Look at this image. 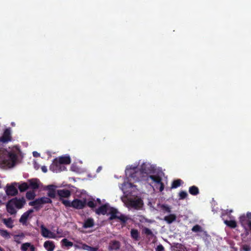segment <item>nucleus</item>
I'll return each instance as SVG.
<instances>
[{
  "mask_svg": "<svg viewBox=\"0 0 251 251\" xmlns=\"http://www.w3.org/2000/svg\"><path fill=\"white\" fill-rule=\"evenodd\" d=\"M16 160V155L6 151H0V167H13Z\"/></svg>",
  "mask_w": 251,
  "mask_h": 251,
  "instance_id": "f257e3e1",
  "label": "nucleus"
},
{
  "mask_svg": "<svg viewBox=\"0 0 251 251\" xmlns=\"http://www.w3.org/2000/svg\"><path fill=\"white\" fill-rule=\"evenodd\" d=\"M25 203V201L24 198H13L6 203V210L11 215L15 214L17 213V209L22 208Z\"/></svg>",
  "mask_w": 251,
  "mask_h": 251,
  "instance_id": "f03ea898",
  "label": "nucleus"
},
{
  "mask_svg": "<svg viewBox=\"0 0 251 251\" xmlns=\"http://www.w3.org/2000/svg\"><path fill=\"white\" fill-rule=\"evenodd\" d=\"M122 200L126 206L128 208L138 210L140 209L143 205V201L142 199L137 196L131 198H123Z\"/></svg>",
  "mask_w": 251,
  "mask_h": 251,
  "instance_id": "7ed1b4c3",
  "label": "nucleus"
},
{
  "mask_svg": "<svg viewBox=\"0 0 251 251\" xmlns=\"http://www.w3.org/2000/svg\"><path fill=\"white\" fill-rule=\"evenodd\" d=\"M71 159L69 156H61L55 159L50 166V169L53 172H57L62 170L61 164H69Z\"/></svg>",
  "mask_w": 251,
  "mask_h": 251,
  "instance_id": "20e7f679",
  "label": "nucleus"
},
{
  "mask_svg": "<svg viewBox=\"0 0 251 251\" xmlns=\"http://www.w3.org/2000/svg\"><path fill=\"white\" fill-rule=\"evenodd\" d=\"M125 172L127 177L132 178L135 181L140 180L142 177L141 172L138 170L136 166H127Z\"/></svg>",
  "mask_w": 251,
  "mask_h": 251,
  "instance_id": "39448f33",
  "label": "nucleus"
},
{
  "mask_svg": "<svg viewBox=\"0 0 251 251\" xmlns=\"http://www.w3.org/2000/svg\"><path fill=\"white\" fill-rule=\"evenodd\" d=\"M240 223L246 230L251 229V213L248 212L240 217Z\"/></svg>",
  "mask_w": 251,
  "mask_h": 251,
  "instance_id": "423d86ee",
  "label": "nucleus"
},
{
  "mask_svg": "<svg viewBox=\"0 0 251 251\" xmlns=\"http://www.w3.org/2000/svg\"><path fill=\"white\" fill-rule=\"evenodd\" d=\"M108 214L110 215V220L117 218L123 222H126L128 219L126 216L120 214L117 210L113 207H110Z\"/></svg>",
  "mask_w": 251,
  "mask_h": 251,
  "instance_id": "0eeeda50",
  "label": "nucleus"
},
{
  "mask_svg": "<svg viewBox=\"0 0 251 251\" xmlns=\"http://www.w3.org/2000/svg\"><path fill=\"white\" fill-rule=\"evenodd\" d=\"M40 228L41 235L44 237L50 239H55L57 237V235L55 233L50 231L43 225L40 226Z\"/></svg>",
  "mask_w": 251,
  "mask_h": 251,
  "instance_id": "6e6552de",
  "label": "nucleus"
},
{
  "mask_svg": "<svg viewBox=\"0 0 251 251\" xmlns=\"http://www.w3.org/2000/svg\"><path fill=\"white\" fill-rule=\"evenodd\" d=\"M150 178L152 181L155 183V186L157 188H159V191L162 192L164 188V185L161 182V178L158 176H150L147 179L149 180Z\"/></svg>",
  "mask_w": 251,
  "mask_h": 251,
  "instance_id": "1a4fd4ad",
  "label": "nucleus"
},
{
  "mask_svg": "<svg viewBox=\"0 0 251 251\" xmlns=\"http://www.w3.org/2000/svg\"><path fill=\"white\" fill-rule=\"evenodd\" d=\"M154 170V167L150 163L146 162L143 163L141 167V175L143 174H149L152 173Z\"/></svg>",
  "mask_w": 251,
  "mask_h": 251,
  "instance_id": "9d476101",
  "label": "nucleus"
},
{
  "mask_svg": "<svg viewBox=\"0 0 251 251\" xmlns=\"http://www.w3.org/2000/svg\"><path fill=\"white\" fill-rule=\"evenodd\" d=\"M86 205L85 200L75 199L72 201V207L77 209H81L84 207Z\"/></svg>",
  "mask_w": 251,
  "mask_h": 251,
  "instance_id": "9b49d317",
  "label": "nucleus"
},
{
  "mask_svg": "<svg viewBox=\"0 0 251 251\" xmlns=\"http://www.w3.org/2000/svg\"><path fill=\"white\" fill-rule=\"evenodd\" d=\"M135 187V186L130 182H125L122 184L121 188L124 193L129 194L134 190Z\"/></svg>",
  "mask_w": 251,
  "mask_h": 251,
  "instance_id": "f8f14e48",
  "label": "nucleus"
},
{
  "mask_svg": "<svg viewBox=\"0 0 251 251\" xmlns=\"http://www.w3.org/2000/svg\"><path fill=\"white\" fill-rule=\"evenodd\" d=\"M15 184H13L10 185H7L6 187V193L9 196L16 195L18 193L17 186L15 185Z\"/></svg>",
  "mask_w": 251,
  "mask_h": 251,
  "instance_id": "ddd939ff",
  "label": "nucleus"
},
{
  "mask_svg": "<svg viewBox=\"0 0 251 251\" xmlns=\"http://www.w3.org/2000/svg\"><path fill=\"white\" fill-rule=\"evenodd\" d=\"M11 140V131L10 129H6L4 131L2 136L0 137V142L7 143Z\"/></svg>",
  "mask_w": 251,
  "mask_h": 251,
  "instance_id": "4468645a",
  "label": "nucleus"
},
{
  "mask_svg": "<svg viewBox=\"0 0 251 251\" xmlns=\"http://www.w3.org/2000/svg\"><path fill=\"white\" fill-rule=\"evenodd\" d=\"M110 206L108 204H105L102 206H101L99 208L96 210V212L97 214H102L104 215L105 214H108L109 212Z\"/></svg>",
  "mask_w": 251,
  "mask_h": 251,
  "instance_id": "2eb2a0df",
  "label": "nucleus"
},
{
  "mask_svg": "<svg viewBox=\"0 0 251 251\" xmlns=\"http://www.w3.org/2000/svg\"><path fill=\"white\" fill-rule=\"evenodd\" d=\"M21 250L22 251H35V248L30 243L26 242L22 244Z\"/></svg>",
  "mask_w": 251,
  "mask_h": 251,
  "instance_id": "dca6fc26",
  "label": "nucleus"
},
{
  "mask_svg": "<svg viewBox=\"0 0 251 251\" xmlns=\"http://www.w3.org/2000/svg\"><path fill=\"white\" fill-rule=\"evenodd\" d=\"M33 212V210L30 209L26 211V212L24 213L22 216L21 217L19 222L23 224V225H25L26 223V221L27 219H28L29 216L30 214H31Z\"/></svg>",
  "mask_w": 251,
  "mask_h": 251,
  "instance_id": "f3484780",
  "label": "nucleus"
},
{
  "mask_svg": "<svg viewBox=\"0 0 251 251\" xmlns=\"http://www.w3.org/2000/svg\"><path fill=\"white\" fill-rule=\"evenodd\" d=\"M44 247L47 251H53L55 246L53 241L48 240L44 242Z\"/></svg>",
  "mask_w": 251,
  "mask_h": 251,
  "instance_id": "a211bd4d",
  "label": "nucleus"
},
{
  "mask_svg": "<svg viewBox=\"0 0 251 251\" xmlns=\"http://www.w3.org/2000/svg\"><path fill=\"white\" fill-rule=\"evenodd\" d=\"M28 186L33 189H38L40 184L39 180L37 179H32L28 180Z\"/></svg>",
  "mask_w": 251,
  "mask_h": 251,
  "instance_id": "6ab92c4d",
  "label": "nucleus"
},
{
  "mask_svg": "<svg viewBox=\"0 0 251 251\" xmlns=\"http://www.w3.org/2000/svg\"><path fill=\"white\" fill-rule=\"evenodd\" d=\"M1 221L8 228H12L14 227V220L11 218H2Z\"/></svg>",
  "mask_w": 251,
  "mask_h": 251,
  "instance_id": "aec40b11",
  "label": "nucleus"
},
{
  "mask_svg": "<svg viewBox=\"0 0 251 251\" xmlns=\"http://www.w3.org/2000/svg\"><path fill=\"white\" fill-rule=\"evenodd\" d=\"M57 193L61 198H68L71 195L70 191L67 189L59 190Z\"/></svg>",
  "mask_w": 251,
  "mask_h": 251,
  "instance_id": "412c9836",
  "label": "nucleus"
},
{
  "mask_svg": "<svg viewBox=\"0 0 251 251\" xmlns=\"http://www.w3.org/2000/svg\"><path fill=\"white\" fill-rule=\"evenodd\" d=\"M120 242L117 241H112L109 245V250L113 251V250H117L120 248Z\"/></svg>",
  "mask_w": 251,
  "mask_h": 251,
  "instance_id": "4be33fe9",
  "label": "nucleus"
},
{
  "mask_svg": "<svg viewBox=\"0 0 251 251\" xmlns=\"http://www.w3.org/2000/svg\"><path fill=\"white\" fill-rule=\"evenodd\" d=\"M13 237L14 240L16 243L20 244L21 243V240L25 237V235L23 233H21L17 235H14Z\"/></svg>",
  "mask_w": 251,
  "mask_h": 251,
  "instance_id": "5701e85b",
  "label": "nucleus"
},
{
  "mask_svg": "<svg viewBox=\"0 0 251 251\" xmlns=\"http://www.w3.org/2000/svg\"><path fill=\"white\" fill-rule=\"evenodd\" d=\"M56 187L53 185H50L48 186V189L49 190L48 194V196L51 198H54L55 196V189Z\"/></svg>",
  "mask_w": 251,
  "mask_h": 251,
  "instance_id": "b1692460",
  "label": "nucleus"
},
{
  "mask_svg": "<svg viewBox=\"0 0 251 251\" xmlns=\"http://www.w3.org/2000/svg\"><path fill=\"white\" fill-rule=\"evenodd\" d=\"M176 220V216L175 214H170L168 216H165L164 218V220L167 223L171 224Z\"/></svg>",
  "mask_w": 251,
  "mask_h": 251,
  "instance_id": "393cba45",
  "label": "nucleus"
},
{
  "mask_svg": "<svg viewBox=\"0 0 251 251\" xmlns=\"http://www.w3.org/2000/svg\"><path fill=\"white\" fill-rule=\"evenodd\" d=\"M94 225V222L93 219L89 218L87 219L83 225L85 228H89L92 227Z\"/></svg>",
  "mask_w": 251,
  "mask_h": 251,
  "instance_id": "a878e982",
  "label": "nucleus"
},
{
  "mask_svg": "<svg viewBox=\"0 0 251 251\" xmlns=\"http://www.w3.org/2000/svg\"><path fill=\"white\" fill-rule=\"evenodd\" d=\"M224 223L228 226L231 228H235L237 226L236 222L234 220H225Z\"/></svg>",
  "mask_w": 251,
  "mask_h": 251,
  "instance_id": "bb28decb",
  "label": "nucleus"
},
{
  "mask_svg": "<svg viewBox=\"0 0 251 251\" xmlns=\"http://www.w3.org/2000/svg\"><path fill=\"white\" fill-rule=\"evenodd\" d=\"M131 237L135 240H138L139 235L137 229H132L130 231Z\"/></svg>",
  "mask_w": 251,
  "mask_h": 251,
  "instance_id": "cd10ccee",
  "label": "nucleus"
},
{
  "mask_svg": "<svg viewBox=\"0 0 251 251\" xmlns=\"http://www.w3.org/2000/svg\"><path fill=\"white\" fill-rule=\"evenodd\" d=\"M81 248L82 249L88 251H97L98 250L97 247H92L84 244H82Z\"/></svg>",
  "mask_w": 251,
  "mask_h": 251,
  "instance_id": "c85d7f7f",
  "label": "nucleus"
},
{
  "mask_svg": "<svg viewBox=\"0 0 251 251\" xmlns=\"http://www.w3.org/2000/svg\"><path fill=\"white\" fill-rule=\"evenodd\" d=\"M189 192L193 195H196L199 194V191L198 187L195 186H191L189 189Z\"/></svg>",
  "mask_w": 251,
  "mask_h": 251,
  "instance_id": "c756f323",
  "label": "nucleus"
},
{
  "mask_svg": "<svg viewBox=\"0 0 251 251\" xmlns=\"http://www.w3.org/2000/svg\"><path fill=\"white\" fill-rule=\"evenodd\" d=\"M0 235L5 239H9L10 238V233L5 229H0Z\"/></svg>",
  "mask_w": 251,
  "mask_h": 251,
  "instance_id": "7c9ffc66",
  "label": "nucleus"
},
{
  "mask_svg": "<svg viewBox=\"0 0 251 251\" xmlns=\"http://www.w3.org/2000/svg\"><path fill=\"white\" fill-rule=\"evenodd\" d=\"M29 205L34 206L35 208H38L41 205V204L39 199H37L34 201L30 202L29 203Z\"/></svg>",
  "mask_w": 251,
  "mask_h": 251,
  "instance_id": "2f4dec72",
  "label": "nucleus"
},
{
  "mask_svg": "<svg viewBox=\"0 0 251 251\" xmlns=\"http://www.w3.org/2000/svg\"><path fill=\"white\" fill-rule=\"evenodd\" d=\"M182 183V181L180 179H177L176 180H174L172 184L171 188H176L178 187H179Z\"/></svg>",
  "mask_w": 251,
  "mask_h": 251,
  "instance_id": "473e14b6",
  "label": "nucleus"
},
{
  "mask_svg": "<svg viewBox=\"0 0 251 251\" xmlns=\"http://www.w3.org/2000/svg\"><path fill=\"white\" fill-rule=\"evenodd\" d=\"M35 197V193L33 191H30L27 192L26 194V197L28 200L33 199Z\"/></svg>",
  "mask_w": 251,
  "mask_h": 251,
  "instance_id": "72a5a7b5",
  "label": "nucleus"
},
{
  "mask_svg": "<svg viewBox=\"0 0 251 251\" xmlns=\"http://www.w3.org/2000/svg\"><path fill=\"white\" fill-rule=\"evenodd\" d=\"M41 204L47 203H50L51 202V200L47 197H42L39 199Z\"/></svg>",
  "mask_w": 251,
  "mask_h": 251,
  "instance_id": "f704fd0d",
  "label": "nucleus"
},
{
  "mask_svg": "<svg viewBox=\"0 0 251 251\" xmlns=\"http://www.w3.org/2000/svg\"><path fill=\"white\" fill-rule=\"evenodd\" d=\"M61 242L66 247H72L73 246V242L69 241L68 239L64 238L62 240Z\"/></svg>",
  "mask_w": 251,
  "mask_h": 251,
  "instance_id": "c9c22d12",
  "label": "nucleus"
},
{
  "mask_svg": "<svg viewBox=\"0 0 251 251\" xmlns=\"http://www.w3.org/2000/svg\"><path fill=\"white\" fill-rule=\"evenodd\" d=\"M29 186L26 183H23L19 186V189L20 191L23 192L26 190Z\"/></svg>",
  "mask_w": 251,
  "mask_h": 251,
  "instance_id": "e433bc0d",
  "label": "nucleus"
},
{
  "mask_svg": "<svg viewBox=\"0 0 251 251\" xmlns=\"http://www.w3.org/2000/svg\"><path fill=\"white\" fill-rule=\"evenodd\" d=\"M160 208L164 212H171V209L168 205L162 204L160 206Z\"/></svg>",
  "mask_w": 251,
  "mask_h": 251,
  "instance_id": "4c0bfd02",
  "label": "nucleus"
},
{
  "mask_svg": "<svg viewBox=\"0 0 251 251\" xmlns=\"http://www.w3.org/2000/svg\"><path fill=\"white\" fill-rule=\"evenodd\" d=\"M192 230L193 232H201L202 231V228L201 226L198 225H195L192 228Z\"/></svg>",
  "mask_w": 251,
  "mask_h": 251,
  "instance_id": "58836bf2",
  "label": "nucleus"
},
{
  "mask_svg": "<svg viewBox=\"0 0 251 251\" xmlns=\"http://www.w3.org/2000/svg\"><path fill=\"white\" fill-rule=\"evenodd\" d=\"M187 195H188V194L186 192L183 191H181L179 193V200L184 199L187 197Z\"/></svg>",
  "mask_w": 251,
  "mask_h": 251,
  "instance_id": "ea45409f",
  "label": "nucleus"
},
{
  "mask_svg": "<svg viewBox=\"0 0 251 251\" xmlns=\"http://www.w3.org/2000/svg\"><path fill=\"white\" fill-rule=\"evenodd\" d=\"M143 232L147 235H153V233L151 230L147 227L143 228Z\"/></svg>",
  "mask_w": 251,
  "mask_h": 251,
  "instance_id": "a19ab883",
  "label": "nucleus"
},
{
  "mask_svg": "<svg viewBox=\"0 0 251 251\" xmlns=\"http://www.w3.org/2000/svg\"><path fill=\"white\" fill-rule=\"evenodd\" d=\"M62 202L66 207H72V202L69 201L62 200Z\"/></svg>",
  "mask_w": 251,
  "mask_h": 251,
  "instance_id": "79ce46f5",
  "label": "nucleus"
},
{
  "mask_svg": "<svg viewBox=\"0 0 251 251\" xmlns=\"http://www.w3.org/2000/svg\"><path fill=\"white\" fill-rule=\"evenodd\" d=\"M56 234H58V236H57V237H61L64 236L62 233V230L61 229H57Z\"/></svg>",
  "mask_w": 251,
  "mask_h": 251,
  "instance_id": "37998d69",
  "label": "nucleus"
},
{
  "mask_svg": "<svg viewBox=\"0 0 251 251\" xmlns=\"http://www.w3.org/2000/svg\"><path fill=\"white\" fill-rule=\"evenodd\" d=\"M164 248L162 245H159L157 246L156 251H164Z\"/></svg>",
  "mask_w": 251,
  "mask_h": 251,
  "instance_id": "c03bdc74",
  "label": "nucleus"
},
{
  "mask_svg": "<svg viewBox=\"0 0 251 251\" xmlns=\"http://www.w3.org/2000/svg\"><path fill=\"white\" fill-rule=\"evenodd\" d=\"M87 205L90 207H95L96 206V205H95V203L94 201H89L88 203H87Z\"/></svg>",
  "mask_w": 251,
  "mask_h": 251,
  "instance_id": "a18cd8bd",
  "label": "nucleus"
},
{
  "mask_svg": "<svg viewBox=\"0 0 251 251\" xmlns=\"http://www.w3.org/2000/svg\"><path fill=\"white\" fill-rule=\"evenodd\" d=\"M243 250L244 251H250V247L247 245H244L243 246Z\"/></svg>",
  "mask_w": 251,
  "mask_h": 251,
  "instance_id": "49530a36",
  "label": "nucleus"
},
{
  "mask_svg": "<svg viewBox=\"0 0 251 251\" xmlns=\"http://www.w3.org/2000/svg\"><path fill=\"white\" fill-rule=\"evenodd\" d=\"M33 155L34 157H39L40 156V154L36 151H34L33 152Z\"/></svg>",
  "mask_w": 251,
  "mask_h": 251,
  "instance_id": "de8ad7c7",
  "label": "nucleus"
},
{
  "mask_svg": "<svg viewBox=\"0 0 251 251\" xmlns=\"http://www.w3.org/2000/svg\"><path fill=\"white\" fill-rule=\"evenodd\" d=\"M42 170L44 172H46L47 171V169L45 166L42 167Z\"/></svg>",
  "mask_w": 251,
  "mask_h": 251,
  "instance_id": "09e8293b",
  "label": "nucleus"
},
{
  "mask_svg": "<svg viewBox=\"0 0 251 251\" xmlns=\"http://www.w3.org/2000/svg\"><path fill=\"white\" fill-rule=\"evenodd\" d=\"M101 170V167H99L98 169H97V172L98 173L100 172Z\"/></svg>",
  "mask_w": 251,
  "mask_h": 251,
  "instance_id": "8fccbe9b",
  "label": "nucleus"
},
{
  "mask_svg": "<svg viewBox=\"0 0 251 251\" xmlns=\"http://www.w3.org/2000/svg\"><path fill=\"white\" fill-rule=\"evenodd\" d=\"M75 246V248H78V249L82 248H81V247H79L78 245H75V246Z\"/></svg>",
  "mask_w": 251,
  "mask_h": 251,
  "instance_id": "3c124183",
  "label": "nucleus"
},
{
  "mask_svg": "<svg viewBox=\"0 0 251 251\" xmlns=\"http://www.w3.org/2000/svg\"><path fill=\"white\" fill-rule=\"evenodd\" d=\"M0 251H3V249L0 247Z\"/></svg>",
  "mask_w": 251,
  "mask_h": 251,
  "instance_id": "603ef678",
  "label": "nucleus"
},
{
  "mask_svg": "<svg viewBox=\"0 0 251 251\" xmlns=\"http://www.w3.org/2000/svg\"><path fill=\"white\" fill-rule=\"evenodd\" d=\"M232 211H233V210H230L229 211V213H231V212H232Z\"/></svg>",
  "mask_w": 251,
  "mask_h": 251,
  "instance_id": "864d4df0",
  "label": "nucleus"
},
{
  "mask_svg": "<svg viewBox=\"0 0 251 251\" xmlns=\"http://www.w3.org/2000/svg\"><path fill=\"white\" fill-rule=\"evenodd\" d=\"M97 201H99V203H100V200L99 199H98Z\"/></svg>",
  "mask_w": 251,
  "mask_h": 251,
  "instance_id": "5fc2aeb1",
  "label": "nucleus"
}]
</instances>
